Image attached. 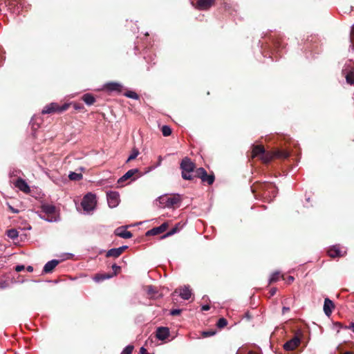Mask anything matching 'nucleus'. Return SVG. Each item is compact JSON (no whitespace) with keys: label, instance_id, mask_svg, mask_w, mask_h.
Masks as SVG:
<instances>
[{"label":"nucleus","instance_id":"nucleus-34","mask_svg":"<svg viewBox=\"0 0 354 354\" xmlns=\"http://www.w3.org/2000/svg\"><path fill=\"white\" fill-rule=\"evenodd\" d=\"M124 95L127 97L138 100L139 98V95L134 91H129L125 93Z\"/></svg>","mask_w":354,"mask_h":354},{"label":"nucleus","instance_id":"nucleus-45","mask_svg":"<svg viewBox=\"0 0 354 354\" xmlns=\"http://www.w3.org/2000/svg\"><path fill=\"white\" fill-rule=\"evenodd\" d=\"M139 354H148V352L146 348L144 347H141L140 349Z\"/></svg>","mask_w":354,"mask_h":354},{"label":"nucleus","instance_id":"nucleus-46","mask_svg":"<svg viewBox=\"0 0 354 354\" xmlns=\"http://www.w3.org/2000/svg\"><path fill=\"white\" fill-rule=\"evenodd\" d=\"M244 317H246L248 320H250L252 317V315L249 312H246Z\"/></svg>","mask_w":354,"mask_h":354},{"label":"nucleus","instance_id":"nucleus-51","mask_svg":"<svg viewBox=\"0 0 354 354\" xmlns=\"http://www.w3.org/2000/svg\"><path fill=\"white\" fill-rule=\"evenodd\" d=\"M26 270H27V271H28V272H32V271H33V267H32V266H28L26 268Z\"/></svg>","mask_w":354,"mask_h":354},{"label":"nucleus","instance_id":"nucleus-56","mask_svg":"<svg viewBox=\"0 0 354 354\" xmlns=\"http://www.w3.org/2000/svg\"><path fill=\"white\" fill-rule=\"evenodd\" d=\"M178 290H176L172 293V296H173V297H174V296H175V295H176V293H178Z\"/></svg>","mask_w":354,"mask_h":354},{"label":"nucleus","instance_id":"nucleus-19","mask_svg":"<svg viewBox=\"0 0 354 354\" xmlns=\"http://www.w3.org/2000/svg\"><path fill=\"white\" fill-rule=\"evenodd\" d=\"M335 308L334 303L329 299L326 298L324 304V311L327 316H330Z\"/></svg>","mask_w":354,"mask_h":354},{"label":"nucleus","instance_id":"nucleus-5","mask_svg":"<svg viewBox=\"0 0 354 354\" xmlns=\"http://www.w3.org/2000/svg\"><path fill=\"white\" fill-rule=\"evenodd\" d=\"M96 205L95 196L88 193L83 198L81 205L84 211L90 212L94 209Z\"/></svg>","mask_w":354,"mask_h":354},{"label":"nucleus","instance_id":"nucleus-20","mask_svg":"<svg viewBox=\"0 0 354 354\" xmlns=\"http://www.w3.org/2000/svg\"><path fill=\"white\" fill-rule=\"evenodd\" d=\"M59 261L56 259L51 260L47 262L43 269L44 273H50L59 264Z\"/></svg>","mask_w":354,"mask_h":354},{"label":"nucleus","instance_id":"nucleus-12","mask_svg":"<svg viewBox=\"0 0 354 354\" xmlns=\"http://www.w3.org/2000/svg\"><path fill=\"white\" fill-rule=\"evenodd\" d=\"M265 186H267V192L263 193V198L272 200V198H274L277 196V189L276 186L272 183H269Z\"/></svg>","mask_w":354,"mask_h":354},{"label":"nucleus","instance_id":"nucleus-27","mask_svg":"<svg viewBox=\"0 0 354 354\" xmlns=\"http://www.w3.org/2000/svg\"><path fill=\"white\" fill-rule=\"evenodd\" d=\"M282 277L283 276L281 275L279 272H274L272 274L271 277L270 278L269 284H271V283H275V282L278 281L279 280V279L281 277Z\"/></svg>","mask_w":354,"mask_h":354},{"label":"nucleus","instance_id":"nucleus-43","mask_svg":"<svg viewBox=\"0 0 354 354\" xmlns=\"http://www.w3.org/2000/svg\"><path fill=\"white\" fill-rule=\"evenodd\" d=\"M351 40L352 42H354V25L351 28Z\"/></svg>","mask_w":354,"mask_h":354},{"label":"nucleus","instance_id":"nucleus-17","mask_svg":"<svg viewBox=\"0 0 354 354\" xmlns=\"http://www.w3.org/2000/svg\"><path fill=\"white\" fill-rule=\"evenodd\" d=\"M127 248V246H122L118 248L111 249L106 252V257L117 258L120 257Z\"/></svg>","mask_w":354,"mask_h":354},{"label":"nucleus","instance_id":"nucleus-1","mask_svg":"<svg viewBox=\"0 0 354 354\" xmlns=\"http://www.w3.org/2000/svg\"><path fill=\"white\" fill-rule=\"evenodd\" d=\"M288 153L284 151H266L263 145H253L251 151V158H257L264 164H268L274 158H286Z\"/></svg>","mask_w":354,"mask_h":354},{"label":"nucleus","instance_id":"nucleus-14","mask_svg":"<svg viewBox=\"0 0 354 354\" xmlns=\"http://www.w3.org/2000/svg\"><path fill=\"white\" fill-rule=\"evenodd\" d=\"M160 203L165 204L167 207H173L180 203L179 196H163L160 198Z\"/></svg>","mask_w":354,"mask_h":354},{"label":"nucleus","instance_id":"nucleus-38","mask_svg":"<svg viewBox=\"0 0 354 354\" xmlns=\"http://www.w3.org/2000/svg\"><path fill=\"white\" fill-rule=\"evenodd\" d=\"M73 107L75 110H77L79 111H81L83 109H84V105L81 103H74Z\"/></svg>","mask_w":354,"mask_h":354},{"label":"nucleus","instance_id":"nucleus-28","mask_svg":"<svg viewBox=\"0 0 354 354\" xmlns=\"http://www.w3.org/2000/svg\"><path fill=\"white\" fill-rule=\"evenodd\" d=\"M346 82L351 85H354V72L349 71L345 76Z\"/></svg>","mask_w":354,"mask_h":354},{"label":"nucleus","instance_id":"nucleus-15","mask_svg":"<svg viewBox=\"0 0 354 354\" xmlns=\"http://www.w3.org/2000/svg\"><path fill=\"white\" fill-rule=\"evenodd\" d=\"M103 90L109 93H120L122 90V86L118 82H108L104 85Z\"/></svg>","mask_w":354,"mask_h":354},{"label":"nucleus","instance_id":"nucleus-25","mask_svg":"<svg viewBox=\"0 0 354 354\" xmlns=\"http://www.w3.org/2000/svg\"><path fill=\"white\" fill-rule=\"evenodd\" d=\"M111 277H113L112 275L109 273H98L95 275L93 279L96 282H99Z\"/></svg>","mask_w":354,"mask_h":354},{"label":"nucleus","instance_id":"nucleus-24","mask_svg":"<svg viewBox=\"0 0 354 354\" xmlns=\"http://www.w3.org/2000/svg\"><path fill=\"white\" fill-rule=\"evenodd\" d=\"M179 295L183 299L187 300L191 297L192 292L189 288L185 287L184 288L179 290Z\"/></svg>","mask_w":354,"mask_h":354},{"label":"nucleus","instance_id":"nucleus-53","mask_svg":"<svg viewBox=\"0 0 354 354\" xmlns=\"http://www.w3.org/2000/svg\"><path fill=\"white\" fill-rule=\"evenodd\" d=\"M275 46H276L277 48H279L280 47V42H279V41H276Z\"/></svg>","mask_w":354,"mask_h":354},{"label":"nucleus","instance_id":"nucleus-13","mask_svg":"<svg viewBox=\"0 0 354 354\" xmlns=\"http://www.w3.org/2000/svg\"><path fill=\"white\" fill-rule=\"evenodd\" d=\"M215 3V0H198L194 7L199 10H209Z\"/></svg>","mask_w":354,"mask_h":354},{"label":"nucleus","instance_id":"nucleus-9","mask_svg":"<svg viewBox=\"0 0 354 354\" xmlns=\"http://www.w3.org/2000/svg\"><path fill=\"white\" fill-rule=\"evenodd\" d=\"M140 176V172L138 169H129L121 178L118 179V184H122L129 179L134 180Z\"/></svg>","mask_w":354,"mask_h":354},{"label":"nucleus","instance_id":"nucleus-10","mask_svg":"<svg viewBox=\"0 0 354 354\" xmlns=\"http://www.w3.org/2000/svg\"><path fill=\"white\" fill-rule=\"evenodd\" d=\"M106 196L108 204L111 208L115 207L118 205L120 201L118 192L111 191L107 192Z\"/></svg>","mask_w":354,"mask_h":354},{"label":"nucleus","instance_id":"nucleus-50","mask_svg":"<svg viewBox=\"0 0 354 354\" xmlns=\"http://www.w3.org/2000/svg\"><path fill=\"white\" fill-rule=\"evenodd\" d=\"M288 311H290V308L289 307H286V306L283 307V308H282V313L283 314H285L286 313H287Z\"/></svg>","mask_w":354,"mask_h":354},{"label":"nucleus","instance_id":"nucleus-23","mask_svg":"<svg viewBox=\"0 0 354 354\" xmlns=\"http://www.w3.org/2000/svg\"><path fill=\"white\" fill-rule=\"evenodd\" d=\"M82 100L88 106L93 105L95 102V98L91 93H85L82 96Z\"/></svg>","mask_w":354,"mask_h":354},{"label":"nucleus","instance_id":"nucleus-30","mask_svg":"<svg viewBox=\"0 0 354 354\" xmlns=\"http://www.w3.org/2000/svg\"><path fill=\"white\" fill-rule=\"evenodd\" d=\"M162 133L164 136H169L171 134L172 130L169 126L164 125L161 128Z\"/></svg>","mask_w":354,"mask_h":354},{"label":"nucleus","instance_id":"nucleus-49","mask_svg":"<svg viewBox=\"0 0 354 354\" xmlns=\"http://www.w3.org/2000/svg\"><path fill=\"white\" fill-rule=\"evenodd\" d=\"M345 328L351 330L354 333V323H351L349 326H346Z\"/></svg>","mask_w":354,"mask_h":354},{"label":"nucleus","instance_id":"nucleus-55","mask_svg":"<svg viewBox=\"0 0 354 354\" xmlns=\"http://www.w3.org/2000/svg\"><path fill=\"white\" fill-rule=\"evenodd\" d=\"M161 161H162V158H161V156H159L158 157V165H160L161 163Z\"/></svg>","mask_w":354,"mask_h":354},{"label":"nucleus","instance_id":"nucleus-4","mask_svg":"<svg viewBox=\"0 0 354 354\" xmlns=\"http://www.w3.org/2000/svg\"><path fill=\"white\" fill-rule=\"evenodd\" d=\"M195 177L201 178L203 183H207L209 185H212L215 180L214 173L208 174L206 170L203 167H199L196 169Z\"/></svg>","mask_w":354,"mask_h":354},{"label":"nucleus","instance_id":"nucleus-44","mask_svg":"<svg viewBox=\"0 0 354 354\" xmlns=\"http://www.w3.org/2000/svg\"><path fill=\"white\" fill-rule=\"evenodd\" d=\"M8 209L9 210L12 212V213H15V214H17L19 212V210L17 209H15L14 207H12L11 205H8Z\"/></svg>","mask_w":354,"mask_h":354},{"label":"nucleus","instance_id":"nucleus-35","mask_svg":"<svg viewBox=\"0 0 354 354\" xmlns=\"http://www.w3.org/2000/svg\"><path fill=\"white\" fill-rule=\"evenodd\" d=\"M215 334H216L215 330H209L203 331L201 333V335L203 336V337H207L212 336Z\"/></svg>","mask_w":354,"mask_h":354},{"label":"nucleus","instance_id":"nucleus-33","mask_svg":"<svg viewBox=\"0 0 354 354\" xmlns=\"http://www.w3.org/2000/svg\"><path fill=\"white\" fill-rule=\"evenodd\" d=\"M139 151L137 149L134 148L133 149L131 155L129 156L127 162H130L134 159L136 158V157L138 156Z\"/></svg>","mask_w":354,"mask_h":354},{"label":"nucleus","instance_id":"nucleus-47","mask_svg":"<svg viewBox=\"0 0 354 354\" xmlns=\"http://www.w3.org/2000/svg\"><path fill=\"white\" fill-rule=\"evenodd\" d=\"M209 309H210V306L207 304L203 306L201 308V310H203V311L209 310Z\"/></svg>","mask_w":354,"mask_h":354},{"label":"nucleus","instance_id":"nucleus-40","mask_svg":"<svg viewBox=\"0 0 354 354\" xmlns=\"http://www.w3.org/2000/svg\"><path fill=\"white\" fill-rule=\"evenodd\" d=\"M181 311H182V310H180V309H173L170 311V314L172 316H177L180 314Z\"/></svg>","mask_w":354,"mask_h":354},{"label":"nucleus","instance_id":"nucleus-8","mask_svg":"<svg viewBox=\"0 0 354 354\" xmlns=\"http://www.w3.org/2000/svg\"><path fill=\"white\" fill-rule=\"evenodd\" d=\"M268 183V182H256L251 186V190L256 198H263V193L267 192V186L263 185H266Z\"/></svg>","mask_w":354,"mask_h":354},{"label":"nucleus","instance_id":"nucleus-26","mask_svg":"<svg viewBox=\"0 0 354 354\" xmlns=\"http://www.w3.org/2000/svg\"><path fill=\"white\" fill-rule=\"evenodd\" d=\"M340 252H341L340 250L337 248L333 247L328 250V254L331 258H335V257H340Z\"/></svg>","mask_w":354,"mask_h":354},{"label":"nucleus","instance_id":"nucleus-42","mask_svg":"<svg viewBox=\"0 0 354 354\" xmlns=\"http://www.w3.org/2000/svg\"><path fill=\"white\" fill-rule=\"evenodd\" d=\"M277 291V288H272L270 289V292H269L270 293V297L274 296L276 294Z\"/></svg>","mask_w":354,"mask_h":354},{"label":"nucleus","instance_id":"nucleus-31","mask_svg":"<svg viewBox=\"0 0 354 354\" xmlns=\"http://www.w3.org/2000/svg\"><path fill=\"white\" fill-rule=\"evenodd\" d=\"M8 236L12 239H15L18 237V232L15 229L8 230L6 232Z\"/></svg>","mask_w":354,"mask_h":354},{"label":"nucleus","instance_id":"nucleus-3","mask_svg":"<svg viewBox=\"0 0 354 354\" xmlns=\"http://www.w3.org/2000/svg\"><path fill=\"white\" fill-rule=\"evenodd\" d=\"M71 104V103H64L62 105H59L56 102H52L44 106L41 111V114L61 113L68 110Z\"/></svg>","mask_w":354,"mask_h":354},{"label":"nucleus","instance_id":"nucleus-52","mask_svg":"<svg viewBox=\"0 0 354 354\" xmlns=\"http://www.w3.org/2000/svg\"><path fill=\"white\" fill-rule=\"evenodd\" d=\"M294 281V277L292 276L288 277V283H292Z\"/></svg>","mask_w":354,"mask_h":354},{"label":"nucleus","instance_id":"nucleus-41","mask_svg":"<svg viewBox=\"0 0 354 354\" xmlns=\"http://www.w3.org/2000/svg\"><path fill=\"white\" fill-rule=\"evenodd\" d=\"M25 269V266L23 265H17L15 266V270L16 272H21Z\"/></svg>","mask_w":354,"mask_h":354},{"label":"nucleus","instance_id":"nucleus-29","mask_svg":"<svg viewBox=\"0 0 354 354\" xmlns=\"http://www.w3.org/2000/svg\"><path fill=\"white\" fill-rule=\"evenodd\" d=\"M82 174H77L75 172H71L68 175V178L71 180H80L82 179Z\"/></svg>","mask_w":354,"mask_h":354},{"label":"nucleus","instance_id":"nucleus-36","mask_svg":"<svg viewBox=\"0 0 354 354\" xmlns=\"http://www.w3.org/2000/svg\"><path fill=\"white\" fill-rule=\"evenodd\" d=\"M133 350V346L128 345L126 346L124 350L122 351L121 354H131Z\"/></svg>","mask_w":354,"mask_h":354},{"label":"nucleus","instance_id":"nucleus-21","mask_svg":"<svg viewBox=\"0 0 354 354\" xmlns=\"http://www.w3.org/2000/svg\"><path fill=\"white\" fill-rule=\"evenodd\" d=\"M115 234L123 239H130L133 236L131 232L126 230L123 227H118L115 230Z\"/></svg>","mask_w":354,"mask_h":354},{"label":"nucleus","instance_id":"nucleus-2","mask_svg":"<svg viewBox=\"0 0 354 354\" xmlns=\"http://www.w3.org/2000/svg\"><path fill=\"white\" fill-rule=\"evenodd\" d=\"M182 170V178L185 180H193L195 177L196 165L190 158H184L180 165Z\"/></svg>","mask_w":354,"mask_h":354},{"label":"nucleus","instance_id":"nucleus-7","mask_svg":"<svg viewBox=\"0 0 354 354\" xmlns=\"http://www.w3.org/2000/svg\"><path fill=\"white\" fill-rule=\"evenodd\" d=\"M41 211L46 216V220L53 222L56 221V207L55 205L44 204L41 205Z\"/></svg>","mask_w":354,"mask_h":354},{"label":"nucleus","instance_id":"nucleus-32","mask_svg":"<svg viewBox=\"0 0 354 354\" xmlns=\"http://www.w3.org/2000/svg\"><path fill=\"white\" fill-rule=\"evenodd\" d=\"M227 325V321L224 317L220 318L216 323V326L219 328H223L225 327Z\"/></svg>","mask_w":354,"mask_h":354},{"label":"nucleus","instance_id":"nucleus-54","mask_svg":"<svg viewBox=\"0 0 354 354\" xmlns=\"http://www.w3.org/2000/svg\"><path fill=\"white\" fill-rule=\"evenodd\" d=\"M342 354H353V353L351 351H346V352L343 353Z\"/></svg>","mask_w":354,"mask_h":354},{"label":"nucleus","instance_id":"nucleus-48","mask_svg":"<svg viewBox=\"0 0 354 354\" xmlns=\"http://www.w3.org/2000/svg\"><path fill=\"white\" fill-rule=\"evenodd\" d=\"M8 287V283L6 282L0 283V288H6Z\"/></svg>","mask_w":354,"mask_h":354},{"label":"nucleus","instance_id":"nucleus-11","mask_svg":"<svg viewBox=\"0 0 354 354\" xmlns=\"http://www.w3.org/2000/svg\"><path fill=\"white\" fill-rule=\"evenodd\" d=\"M169 227V223L165 222L158 227H153L146 232V236H155L165 232Z\"/></svg>","mask_w":354,"mask_h":354},{"label":"nucleus","instance_id":"nucleus-6","mask_svg":"<svg viewBox=\"0 0 354 354\" xmlns=\"http://www.w3.org/2000/svg\"><path fill=\"white\" fill-rule=\"evenodd\" d=\"M302 337V333L300 331H298L295 335L286 342L283 345V348L286 351H293L296 348H297L301 343V338Z\"/></svg>","mask_w":354,"mask_h":354},{"label":"nucleus","instance_id":"nucleus-22","mask_svg":"<svg viewBox=\"0 0 354 354\" xmlns=\"http://www.w3.org/2000/svg\"><path fill=\"white\" fill-rule=\"evenodd\" d=\"M183 226V224H181V223H176L172 229H171L165 234H164L162 236H161V239H164V238L172 236L174 234L178 232L180 230V229H182Z\"/></svg>","mask_w":354,"mask_h":354},{"label":"nucleus","instance_id":"nucleus-18","mask_svg":"<svg viewBox=\"0 0 354 354\" xmlns=\"http://www.w3.org/2000/svg\"><path fill=\"white\" fill-rule=\"evenodd\" d=\"M169 335V328L167 327H159L156 330V337L160 340H165Z\"/></svg>","mask_w":354,"mask_h":354},{"label":"nucleus","instance_id":"nucleus-37","mask_svg":"<svg viewBox=\"0 0 354 354\" xmlns=\"http://www.w3.org/2000/svg\"><path fill=\"white\" fill-rule=\"evenodd\" d=\"M112 269L113 270V272L111 274L112 277L117 275L121 270L120 266H118L116 264H113L112 266Z\"/></svg>","mask_w":354,"mask_h":354},{"label":"nucleus","instance_id":"nucleus-16","mask_svg":"<svg viewBox=\"0 0 354 354\" xmlns=\"http://www.w3.org/2000/svg\"><path fill=\"white\" fill-rule=\"evenodd\" d=\"M15 186L21 192L28 194L30 192V188L28 183L21 178H19L15 183Z\"/></svg>","mask_w":354,"mask_h":354},{"label":"nucleus","instance_id":"nucleus-39","mask_svg":"<svg viewBox=\"0 0 354 354\" xmlns=\"http://www.w3.org/2000/svg\"><path fill=\"white\" fill-rule=\"evenodd\" d=\"M4 51L2 48H0V66L2 65L3 60L5 59Z\"/></svg>","mask_w":354,"mask_h":354}]
</instances>
